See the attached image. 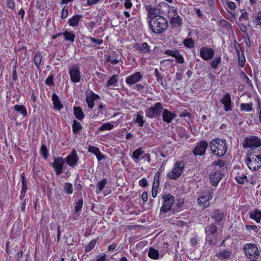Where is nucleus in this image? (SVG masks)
<instances>
[{
	"instance_id": "f8f14e48",
	"label": "nucleus",
	"mask_w": 261,
	"mask_h": 261,
	"mask_svg": "<svg viewBox=\"0 0 261 261\" xmlns=\"http://www.w3.org/2000/svg\"><path fill=\"white\" fill-rule=\"evenodd\" d=\"M207 147V142L205 140H202L196 144L193 149V153L195 155H203L205 154Z\"/></svg>"
},
{
	"instance_id": "f03ea898",
	"label": "nucleus",
	"mask_w": 261,
	"mask_h": 261,
	"mask_svg": "<svg viewBox=\"0 0 261 261\" xmlns=\"http://www.w3.org/2000/svg\"><path fill=\"white\" fill-rule=\"evenodd\" d=\"M210 148L212 152L217 156H223L227 151V144L225 140L219 138L213 139L210 144Z\"/></svg>"
},
{
	"instance_id": "7c9ffc66",
	"label": "nucleus",
	"mask_w": 261,
	"mask_h": 261,
	"mask_svg": "<svg viewBox=\"0 0 261 261\" xmlns=\"http://www.w3.org/2000/svg\"><path fill=\"white\" fill-rule=\"evenodd\" d=\"M253 103L252 102L250 103H242L240 105V110L241 111L251 112L253 109Z\"/></svg>"
},
{
	"instance_id": "49530a36",
	"label": "nucleus",
	"mask_w": 261,
	"mask_h": 261,
	"mask_svg": "<svg viewBox=\"0 0 261 261\" xmlns=\"http://www.w3.org/2000/svg\"><path fill=\"white\" fill-rule=\"evenodd\" d=\"M96 243V240L93 239L92 241H91L88 245L85 248V252H88L90 250H91L95 246Z\"/></svg>"
},
{
	"instance_id": "a878e982",
	"label": "nucleus",
	"mask_w": 261,
	"mask_h": 261,
	"mask_svg": "<svg viewBox=\"0 0 261 261\" xmlns=\"http://www.w3.org/2000/svg\"><path fill=\"white\" fill-rule=\"evenodd\" d=\"M216 223H219L223 218V213L219 210H215L212 216Z\"/></svg>"
},
{
	"instance_id": "de8ad7c7",
	"label": "nucleus",
	"mask_w": 261,
	"mask_h": 261,
	"mask_svg": "<svg viewBox=\"0 0 261 261\" xmlns=\"http://www.w3.org/2000/svg\"><path fill=\"white\" fill-rule=\"evenodd\" d=\"M83 199H80L76 202L75 206V213H78L80 212L83 206Z\"/></svg>"
},
{
	"instance_id": "5701e85b",
	"label": "nucleus",
	"mask_w": 261,
	"mask_h": 261,
	"mask_svg": "<svg viewBox=\"0 0 261 261\" xmlns=\"http://www.w3.org/2000/svg\"><path fill=\"white\" fill-rule=\"evenodd\" d=\"M134 47L137 50L143 54H147L151 51L150 46L146 42L136 43Z\"/></svg>"
},
{
	"instance_id": "4c0bfd02",
	"label": "nucleus",
	"mask_w": 261,
	"mask_h": 261,
	"mask_svg": "<svg viewBox=\"0 0 261 261\" xmlns=\"http://www.w3.org/2000/svg\"><path fill=\"white\" fill-rule=\"evenodd\" d=\"M143 152H144L142 150L141 148L135 150L132 154L133 159L135 160L136 163L138 162L140 156L143 153Z\"/></svg>"
},
{
	"instance_id": "0eeeda50",
	"label": "nucleus",
	"mask_w": 261,
	"mask_h": 261,
	"mask_svg": "<svg viewBox=\"0 0 261 261\" xmlns=\"http://www.w3.org/2000/svg\"><path fill=\"white\" fill-rule=\"evenodd\" d=\"M243 145L244 148H258L261 146V138L256 136H248L244 139Z\"/></svg>"
},
{
	"instance_id": "20e7f679",
	"label": "nucleus",
	"mask_w": 261,
	"mask_h": 261,
	"mask_svg": "<svg viewBox=\"0 0 261 261\" xmlns=\"http://www.w3.org/2000/svg\"><path fill=\"white\" fill-rule=\"evenodd\" d=\"M243 250L245 256L248 259L256 260L260 256V251L255 244H245L243 247Z\"/></svg>"
},
{
	"instance_id": "09e8293b",
	"label": "nucleus",
	"mask_w": 261,
	"mask_h": 261,
	"mask_svg": "<svg viewBox=\"0 0 261 261\" xmlns=\"http://www.w3.org/2000/svg\"><path fill=\"white\" fill-rule=\"evenodd\" d=\"M184 45L188 48H192L194 46V42L191 38L186 39L184 41Z\"/></svg>"
},
{
	"instance_id": "f3484780",
	"label": "nucleus",
	"mask_w": 261,
	"mask_h": 261,
	"mask_svg": "<svg viewBox=\"0 0 261 261\" xmlns=\"http://www.w3.org/2000/svg\"><path fill=\"white\" fill-rule=\"evenodd\" d=\"M143 78V75L139 71L127 76L125 79V83L130 86L138 82H139Z\"/></svg>"
},
{
	"instance_id": "69168bd1",
	"label": "nucleus",
	"mask_w": 261,
	"mask_h": 261,
	"mask_svg": "<svg viewBox=\"0 0 261 261\" xmlns=\"http://www.w3.org/2000/svg\"><path fill=\"white\" fill-rule=\"evenodd\" d=\"M12 79L13 81H17L18 80L17 71H16V66H14L13 68Z\"/></svg>"
},
{
	"instance_id": "0e129e2a",
	"label": "nucleus",
	"mask_w": 261,
	"mask_h": 261,
	"mask_svg": "<svg viewBox=\"0 0 261 261\" xmlns=\"http://www.w3.org/2000/svg\"><path fill=\"white\" fill-rule=\"evenodd\" d=\"M241 74V77L245 80L246 82L248 85L251 84V83H252L251 81L249 79V77L247 76V75L244 72H242Z\"/></svg>"
},
{
	"instance_id": "a19ab883",
	"label": "nucleus",
	"mask_w": 261,
	"mask_h": 261,
	"mask_svg": "<svg viewBox=\"0 0 261 261\" xmlns=\"http://www.w3.org/2000/svg\"><path fill=\"white\" fill-rule=\"evenodd\" d=\"M82 129L81 124L77 121L74 120L73 122L72 129L74 134H77Z\"/></svg>"
},
{
	"instance_id": "ddd939ff",
	"label": "nucleus",
	"mask_w": 261,
	"mask_h": 261,
	"mask_svg": "<svg viewBox=\"0 0 261 261\" xmlns=\"http://www.w3.org/2000/svg\"><path fill=\"white\" fill-rule=\"evenodd\" d=\"M99 98L97 94L94 93L92 90H89L86 92V101L88 104V108L92 109L94 107V101Z\"/></svg>"
},
{
	"instance_id": "58836bf2",
	"label": "nucleus",
	"mask_w": 261,
	"mask_h": 261,
	"mask_svg": "<svg viewBox=\"0 0 261 261\" xmlns=\"http://www.w3.org/2000/svg\"><path fill=\"white\" fill-rule=\"evenodd\" d=\"M148 255L150 258L152 259H156L159 257V253L158 250L153 248H150L149 250Z\"/></svg>"
},
{
	"instance_id": "3c124183",
	"label": "nucleus",
	"mask_w": 261,
	"mask_h": 261,
	"mask_svg": "<svg viewBox=\"0 0 261 261\" xmlns=\"http://www.w3.org/2000/svg\"><path fill=\"white\" fill-rule=\"evenodd\" d=\"M154 75H155V76L156 77V80H157L158 82L161 83L162 85L163 76L159 72V71L157 68H155L154 70Z\"/></svg>"
},
{
	"instance_id": "2eb2a0df",
	"label": "nucleus",
	"mask_w": 261,
	"mask_h": 261,
	"mask_svg": "<svg viewBox=\"0 0 261 261\" xmlns=\"http://www.w3.org/2000/svg\"><path fill=\"white\" fill-rule=\"evenodd\" d=\"M145 8L147 12V16L150 19L156 18L158 16H162L160 15V9L151 5H145Z\"/></svg>"
},
{
	"instance_id": "a211bd4d",
	"label": "nucleus",
	"mask_w": 261,
	"mask_h": 261,
	"mask_svg": "<svg viewBox=\"0 0 261 261\" xmlns=\"http://www.w3.org/2000/svg\"><path fill=\"white\" fill-rule=\"evenodd\" d=\"M79 157L75 149H73L70 154L66 158V161L69 166L74 167L77 165Z\"/></svg>"
},
{
	"instance_id": "c85d7f7f",
	"label": "nucleus",
	"mask_w": 261,
	"mask_h": 261,
	"mask_svg": "<svg viewBox=\"0 0 261 261\" xmlns=\"http://www.w3.org/2000/svg\"><path fill=\"white\" fill-rule=\"evenodd\" d=\"M118 77L119 76L117 74L113 75L108 81L106 84V86L107 87H110L111 86H116L117 85Z\"/></svg>"
},
{
	"instance_id": "72a5a7b5",
	"label": "nucleus",
	"mask_w": 261,
	"mask_h": 261,
	"mask_svg": "<svg viewBox=\"0 0 261 261\" xmlns=\"http://www.w3.org/2000/svg\"><path fill=\"white\" fill-rule=\"evenodd\" d=\"M143 116L142 115V112H138L136 114V118L135 120V122L137 123L138 125L140 127H142L144 125V123L145 122V120L143 119Z\"/></svg>"
},
{
	"instance_id": "4d7b16f0",
	"label": "nucleus",
	"mask_w": 261,
	"mask_h": 261,
	"mask_svg": "<svg viewBox=\"0 0 261 261\" xmlns=\"http://www.w3.org/2000/svg\"><path fill=\"white\" fill-rule=\"evenodd\" d=\"M178 51V50H176V49H173V50L168 49V50H166L164 52V54L168 56H170L173 57H174V56L176 54V53H177Z\"/></svg>"
},
{
	"instance_id": "6e6552de",
	"label": "nucleus",
	"mask_w": 261,
	"mask_h": 261,
	"mask_svg": "<svg viewBox=\"0 0 261 261\" xmlns=\"http://www.w3.org/2000/svg\"><path fill=\"white\" fill-rule=\"evenodd\" d=\"M168 16L170 18V23L172 29H178L182 24V19L178 14L176 9H171Z\"/></svg>"
},
{
	"instance_id": "c9c22d12",
	"label": "nucleus",
	"mask_w": 261,
	"mask_h": 261,
	"mask_svg": "<svg viewBox=\"0 0 261 261\" xmlns=\"http://www.w3.org/2000/svg\"><path fill=\"white\" fill-rule=\"evenodd\" d=\"M62 35H63L65 40L70 41L72 43L74 42L75 35L73 33L66 31Z\"/></svg>"
},
{
	"instance_id": "7ed1b4c3",
	"label": "nucleus",
	"mask_w": 261,
	"mask_h": 261,
	"mask_svg": "<svg viewBox=\"0 0 261 261\" xmlns=\"http://www.w3.org/2000/svg\"><path fill=\"white\" fill-rule=\"evenodd\" d=\"M245 163L252 171H257L261 167V155L258 153L252 154L248 152Z\"/></svg>"
},
{
	"instance_id": "e433bc0d",
	"label": "nucleus",
	"mask_w": 261,
	"mask_h": 261,
	"mask_svg": "<svg viewBox=\"0 0 261 261\" xmlns=\"http://www.w3.org/2000/svg\"><path fill=\"white\" fill-rule=\"evenodd\" d=\"M42 56L40 53H37L35 56L34 62L38 70L40 69Z\"/></svg>"
},
{
	"instance_id": "9b49d317",
	"label": "nucleus",
	"mask_w": 261,
	"mask_h": 261,
	"mask_svg": "<svg viewBox=\"0 0 261 261\" xmlns=\"http://www.w3.org/2000/svg\"><path fill=\"white\" fill-rule=\"evenodd\" d=\"M69 73L71 81L73 83H79L81 80L80 69L77 65L74 64L69 66Z\"/></svg>"
},
{
	"instance_id": "2f4dec72",
	"label": "nucleus",
	"mask_w": 261,
	"mask_h": 261,
	"mask_svg": "<svg viewBox=\"0 0 261 261\" xmlns=\"http://www.w3.org/2000/svg\"><path fill=\"white\" fill-rule=\"evenodd\" d=\"M217 230V227L214 224H211L205 228V231L207 235H212Z\"/></svg>"
},
{
	"instance_id": "603ef678",
	"label": "nucleus",
	"mask_w": 261,
	"mask_h": 261,
	"mask_svg": "<svg viewBox=\"0 0 261 261\" xmlns=\"http://www.w3.org/2000/svg\"><path fill=\"white\" fill-rule=\"evenodd\" d=\"M174 58L176 59V61L178 63L182 64L184 62V58L183 56L180 54L179 51L176 53V54Z\"/></svg>"
},
{
	"instance_id": "c756f323",
	"label": "nucleus",
	"mask_w": 261,
	"mask_h": 261,
	"mask_svg": "<svg viewBox=\"0 0 261 261\" xmlns=\"http://www.w3.org/2000/svg\"><path fill=\"white\" fill-rule=\"evenodd\" d=\"M14 109L16 112L22 115L23 117L27 116V112L24 106L16 105L14 106Z\"/></svg>"
},
{
	"instance_id": "412c9836",
	"label": "nucleus",
	"mask_w": 261,
	"mask_h": 261,
	"mask_svg": "<svg viewBox=\"0 0 261 261\" xmlns=\"http://www.w3.org/2000/svg\"><path fill=\"white\" fill-rule=\"evenodd\" d=\"M175 116L176 114L174 113L170 112L166 109L163 110L162 118L164 122L170 123Z\"/></svg>"
},
{
	"instance_id": "37998d69",
	"label": "nucleus",
	"mask_w": 261,
	"mask_h": 261,
	"mask_svg": "<svg viewBox=\"0 0 261 261\" xmlns=\"http://www.w3.org/2000/svg\"><path fill=\"white\" fill-rule=\"evenodd\" d=\"M107 183V179L106 178H103L102 180L97 183V187L98 189V191H97V194H98L103 189Z\"/></svg>"
},
{
	"instance_id": "6ab92c4d",
	"label": "nucleus",
	"mask_w": 261,
	"mask_h": 261,
	"mask_svg": "<svg viewBox=\"0 0 261 261\" xmlns=\"http://www.w3.org/2000/svg\"><path fill=\"white\" fill-rule=\"evenodd\" d=\"M161 173L159 172H157L154 177V181L152 184V196L153 198H155L157 196L158 189L159 187L160 182L159 179L160 178Z\"/></svg>"
},
{
	"instance_id": "5fc2aeb1",
	"label": "nucleus",
	"mask_w": 261,
	"mask_h": 261,
	"mask_svg": "<svg viewBox=\"0 0 261 261\" xmlns=\"http://www.w3.org/2000/svg\"><path fill=\"white\" fill-rule=\"evenodd\" d=\"M88 151L96 155L98 153H99L100 150L98 148L91 145L88 147Z\"/></svg>"
},
{
	"instance_id": "bf43d9fd",
	"label": "nucleus",
	"mask_w": 261,
	"mask_h": 261,
	"mask_svg": "<svg viewBox=\"0 0 261 261\" xmlns=\"http://www.w3.org/2000/svg\"><path fill=\"white\" fill-rule=\"evenodd\" d=\"M27 189H28V188H27V185H22V189L20 191V195L19 196L20 198H21V199L23 198V197H24V194L26 192Z\"/></svg>"
},
{
	"instance_id": "b1692460",
	"label": "nucleus",
	"mask_w": 261,
	"mask_h": 261,
	"mask_svg": "<svg viewBox=\"0 0 261 261\" xmlns=\"http://www.w3.org/2000/svg\"><path fill=\"white\" fill-rule=\"evenodd\" d=\"M222 174L220 171H216L210 175V180L212 185L216 186L222 178Z\"/></svg>"
},
{
	"instance_id": "a18cd8bd",
	"label": "nucleus",
	"mask_w": 261,
	"mask_h": 261,
	"mask_svg": "<svg viewBox=\"0 0 261 261\" xmlns=\"http://www.w3.org/2000/svg\"><path fill=\"white\" fill-rule=\"evenodd\" d=\"M64 191L68 194H72L73 192L72 185L68 182L65 183L64 186Z\"/></svg>"
},
{
	"instance_id": "338daca9",
	"label": "nucleus",
	"mask_w": 261,
	"mask_h": 261,
	"mask_svg": "<svg viewBox=\"0 0 261 261\" xmlns=\"http://www.w3.org/2000/svg\"><path fill=\"white\" fill-rule=\"evenodd\" d=\"M215 166H219L220 168H222L225 166V163L222 160H218L214 163Z\"/></svg>"
},
{
	"instance_id": "1a4fd4ad",
	"label": "nucleus",
	"mask_w": 261,
	"mask_h": 261,
	"mask_svg": "<svg viewBox=\"0 0 261 261\" xmlns=\"http://www.w3.org/2000/svg\"><path fill=\"white\" fill-rule=\"evenodd\" d=\"M164 109L161 102H156L154 106L150 107L146 109V116L149 118H154L160 116Z\"/></svg>"
},
{
	"instance_id": "864d4df0",
	"label": "nucleus",
	"mask_w": 261,
	"mask_h": 261,
	"mask_svg": "<svg viewBox=\"0 0 261 261\" xmlns=\"http://www.w3.org/2000/svg\"><path fill=\"white\" fill-rule=\"evenodd\" d=\"M253 22L257 25H261V12H259L253 20Z\"/></svg>"
},
{
	"instance_id": "13d9d810",
	"label": "nucleus",
	"mask_w": 261,
	"mask_h": 261,
	"mask_svg": "<svg viewBox=\"0 0 261 261\" xmlns=\"http://www.w3.org/2000/svg\"><path fill=\"white\" fill-rule=\"evenodd\" d=\"M226 3L227 4V7L231 10H235L236 6V4L234 2H230L229 1H226Z\"/></svg>"
},
{
	"instance_id": "c03bdc74",
	"label": "nucleus",
	"mask_w": 261,
	"mask_h": 261,
	"mask_svg": "<svg viewBox=\"0 0 261 261\" xmlns=\"http://www.w3.org/2000/svg\"><path fill=\"white\" fill-rule=\"evenodd\" d=\"M221 61V57H215L211 62V65L213 68H216Z\"/></svg>"
},
{
	"instance_id": "4468645a",
	"label": "nucleus",
	"mask_w": 261,
	"mask_h": 261,
	"mask_svg": "<svg viewBox=\"0 0 261 261\" xmlns=\"http://www.w3.org/2000/svg\"><path fill=\"white\" fill-rule=\"evenodd\" d=\"M64 163L65 160L62 158L58 157L55 158L54 162L51 164L56 175H59L62 173Z\"/></svg>"
},
{
	"instance_id": "9d476101",
	"label": "nucleus",
	"mask_w": 261,
	"mask_h": 261,
	"mask_svg": "<svg viewBox=\"0 0 261 261\" xmlns=\"http://www.w3.org/2000/svg\"><path fill=\"white\" fill-rule=\"evenodd\" d=\"M163 203L160 208L161 212L167 213L171 210L174 202V197L170 194H166L162 196Z\"/></svg>"
},
{
	"instance_id": "052dcab7",
	"label": "nucleus",
	"mask_w": 261,
	"mask_h": 261,
	"mask_svg": "<svg viewBox=\"0 0 261 261\" xmlns=\"http://www.w3.org/2000/svg\"><path fill=\"white\" fill-rule=\"evenodd\" d=\"M7 7L10 9H14L15 4L13 0H6Z\"/></svg>"
},
{
	"instance_id": "f257e3e1",
	"label": "nucleus",
	"mask_w": 261,
	"mask_h": 261,
	"mask_svg": "<svg viewBox=\"0 0 261 261\" xmlns=\"http://www.w3.org/2000/svg\"><path fill=\"white\" fill-rule=\"evenodd\" d=\"M150 28L155 34H160L165 32L168 29V22L163 16H158L149 20Z\"/></svg>"
},
{
	"instance_id": "aec40b11",
	"label": "nucleus",
	"mask_w": 261,
	"mask_h": 261,
	"mask_svg": "<svg viewBox=\"0 0 261 261\" xmlns=\"http://www.w3.org/2000/svg\"><path fill=\"white\" fill-rule=\"evenodd\" d=\"M220 102L224 106V110L228 112L232 110L231 99L229 93H226L220 100Z\"/></svg>"
},
{
	"instance_id": "79ce46f5",
	"label": "nucleus",
	"mask_w": 261,
	"mask_h": 261,
	"mask_svg": "<svg viewBox=\"0 0 261 261\" xmlns=\"http://www.w3.org/2000/svg\"><path fill=\"white\" fill-rule=\"evenodd\" d=\"M114 127V125L112 123H103L101 126L99 128V130L100 131H103L105 130H111Z\"/></svg>"
},
{
	"instance_id": "cd10ccee",
	"label": "nucleus",
	"mask_w": 261,
	"mask_h": 261,
	"mask_svg": "<svg viewBox=\"0 0 261 261\" xmlns=\"http://www.w3.org/2000/svg\"><path fill=\"white\" fill-rule=\"evenodd\" d=\"M82 17L81 15H74L68 20L69 25L72 27H76L79 24L80 19Z\"/></svg>"
},
{
	"instance_id": "423d86ee",
	"label": "nucleus",
	"mask_w": 261,
	"mask_h": 261,
	"mask_svg": "<svg viewBox=\"0 0 261 261\" xmlns=\"http://www.w3.org/2000/svg\"><path fill=\"white\" fill-rule=\"evenodd\" d=\"M213 193L210 190L202 192L197 199V203L199 206L206 208L210 206V201L213 198Z\"/></svg>"
},
{
	"instance_id": "680f3d73",
	"label": "nucleus",
	"mask_w": 261,
	"mask_h": 261,
	"mask_svg": "<svg viewBox=\"0 0 261 261\" xmlns=\"http://www.w3.org/2000/svg\"><path fill=\"white\" fill-rule=\"evenodd\" d=\"M139 184L142 187H145L148 185V182L146 178H143L139 180Z\"/></svg>"
},
{
	"instance_id": "4be33fe9",
	"label": "nucleus",
	"mask_w": 261,
	"mask_h": 261,
	"mask_svg": "<svg viewBox=\"0 0 261 261\" xmlns=\"http://www.w3.org/2000/svg\"><path fill=\"white\" fill-rule=\"evenodd\" d=\"M106 61L113 65H116L119 62L123 63L121 56L115 51L113 52L112 55L107 56Z\"/></svg>"
},
{
	"instance_id": "39448f33",
	"label": "nucleus",
	"mask_w": 261,
	"mask_h": 261,
	"mask_svg": "<svg viewBox=\"0 0 261 261\" xmlns=\"http://www.w3.org/2000/svg\"><path fill=\"white\" fill-rule=\"evenodd\" d=\"M185 167V163L182 161L176 162L172 169L168 172L167 176L171 179H176L179 178L182 173Z\"/></svg>"
},
{
	"instance_id": "774afa93",
	"label": "nucleus",
	"mask_w": 261,
	"mask_h": 261,
	"mask_svg": "<svg viewBox=\"0 0 261 261\" xmlns=\"http://www.w3.org/2000/svg\"><path fill=\"white\" fill-rule=\"evenodd\" d=\"M45 82L47 85H53V76L52 75L48 76L46 78Z\"/></svg>"
},
{
	"instance_id": "6e6d98bb",
	"label": "nucleus",
	"mask_w": 261,
	"mask_h": 261,
	"mask_svg": "<svg viewBox=\"0 0 261 261\" xmlns=\"http://www.w3.org/2000/svg\"><path fill=\"white\" fill-rule=\"evenodd\" d=\"M89 39L91 42L96 43L98 45H101L102 44L103 41L101 39H96L92 37H89Z\"/></svg>"
},
{
	"instance_id": "bb28decb",
	"label": "nucleus",
	"mask_w": 261,
	"mask_h": 261,
	"mask_svg": "<svg viewBox=\"0 0 261 261\" xmlns=\"http://www.w3.org/2000/svg\"><path fill=\"white\" fill-rule=\"evenodd\" d=\"M250 217L254 220L257 223L260 222L261 219V211L255 210L250 213Z\"/></svg>"
},
{
	"instance_id": "ea45409f",
	"label": "nucleus",
	"mask_w": 261,
	"mask_h": 261,
	"mask_svg": "<svg viewBox=\"0 0 261 261\" xmlns=\"http://www.w3.org/2000/svg\"><path fill=\"white\" fill-rule=\"evenodd\" d=\"M235 178L236 181L241 184H244L248 180L247 176L243 173L239 174Z\"/></svg>"
},
{
	"instance_id": "8fccbe9b",
	"label": "nucleus",
	"mask_w": 261,
	"mask_h": 261,
	"mask_svg": "<svg viewBox=\"0 0 261 261\" xmlns=\"http://www.w3.org/2000/svg\"><path fill=\"white\" fill-rule=\"evenodd\" d=\"M40 152L42 156L45 159H47L48 156V150L44 144L41 145Z\"/></svg>"
},
{
	"instance_id": "f704fd0d",
	"label": "nucleus",
	"mask_w": 261,
	"mask_h": 261,
	"mask_svg": "<svg viewBox=\"0 0 261 261\" xmlns=\"http://www.w3.org/2000/svg\"><path fill=\"white\" fill-rule=\"evenodd\" d=\"M74 114L76 118L79 120H81L84 117L83 111L79 107H75L74 108Z\"/></svg>"
},
{
	"instance_id": "e2e57ef3",
	"label": "nucleus",
	"mask_w": 261,
	"mask_h": 261,
	"mask_svg": "<svg viewBox=\"0 0 261 261\" xmlns=\"http://www.w3.org/2000/svg\"><path fill=\"white\" fill-rule=\"evenodd\" d=\"M248 19V15L247 12H244L242 13L239 18L240 21L247 20Z\"/></svg>"
},
{
	"instance_id": "393cba45",
	"label": "nucleus",
	"mask_w": 261,
	"mask_h": 261,
	"mask_svg": "<svg viewBox=\"0 0 261 261\" xmlns=\"http://www.w3.org/2000/svg\"><path fill=\"white\" fill-rule=\"evenodd\" d=\"M51 98L53 101L54 109L58 111H60L63 107L59 100L58 96L56 94L53 93Z\"/></svg>"
},
{
	"instance_id": "473e14b6",
	"label": "nucleus",
	"mask_w": 261,
	"mask_h": 261,
	"mask_svg": "<svg viewBox=\"0 0 261 261\" xmlns=\"http://www.w3.org/2000/svg\"><path fill=\"white\" fill-rule=\"evenodd\" d=\"M231 255V252L224 250L222 251H220L217 254V257L220 259H224L228 258Z\"/></svg>"
},
{
	"instance_id": "dca6fc26",
	"label": "nucleus",
	"mask_w": 261,
	"mask_h": 261,
	"mask_svg": "<svg viewBox=\"0 0 261 261\" xmlns=\"http://www.w3.org/2000/svg\"><path fill=\"white\" fill-rule=\"evenodd\" d=\"M214 49L208 47H202L200 50V56L204 60L211 59L214 56Z\"/></svg>"
}]
</instances>
